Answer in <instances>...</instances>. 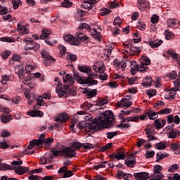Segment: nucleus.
Masks as SVG:
<instances>
[{
    "instance_id": "51",
    "label": "nucleus",
    "mask_w": 180,
    "mask_h": 180,
    "mask_svg": "<svg viewBox=\"0 0 180 180\" xmlns=\"http://www.w3.org/2000/svg\"><path fill=\"white\" fill-rule=\"evenodd\" d=\"M107 139L109 140L113 139V137L117 136V131H114V132H107L105 134Z\"/></svg>"
},
{
    "instance_id": "47",
    "label": "nucleus",
    "mask_w": 180,
    "mask_h": 180,
    "mask_svg": "<svg viewBox=\"0 0 180 180\" xmlns=\"http://www.w3.org/2000/svg\"><path fill=\"white\" fill-rule=\"evenodd\" d=\"M152 23L156 24L160 21V17L157 14H154L150 18Z\"/></svg>"
},
{
    "instance_id": "55",
    "label": "nucleus",
    "mask_w": 180,
    "mask_h": 180,
    "mask_svg": "<svg viewBox=\"0 0 180 180\" xmlns=\"http://www.w3.org/2000/svg\"><path fill=\"white\" fill-rule=\"evenodd\" d=\"M94 39H96V40H98V41H101V38L102 37V35H101V33L98 32L96 30H94V34H92Z\"/></svg>"
},
{
    "instance_id": "46",
    "label": "nucleus",
    "mask_w": 180,
    "mask_h": 180,
    "mask_svg": "<svg viewBox=\"0 0 180 180\" xmlns=\"http://www.w3.org/2000/svg\"><path fill=\"white\" fill-rule=\"evenodd\" d=\"M162 169V167L160 165H156L153 167L154 174H161V171Z\"/></svg>"
},
{
    "instance_id": "30",
    "label": "nucleus",
    "mask_w": 180,
    "mask_h": 180,
    "mask_svg": "<svg viewBox=\"0 0 180 180\" xmlns=\"http://www.w3.org/2000/svg\"><path fill=\"white\" fill-rule=\"evenodd\" d=\"M82 6L83 8H84V9H87L88 11H93L94 9H95V6L87 1H84Z\"/></svg>"
},
{
    "instance_id": "50",
    "label": "nucleus",
    "mask_w": 180,
    "mask_h": 180,
    "mask_svg": "<svg viewBox=\"0 0 180 180\" xmlns=\"http://www.w3.org/2000/svg\"><path fill=\"white\" fill-rule=\"evenodd\" d=\"M154 123L155 124V129H157V130H160V129H162V127H164L162 123L160 122V119L155 120Z\"/></svg>"
},
{
    "instance_id": "38",
    "label": "nucleus",
    "mask_w": 180,
    "mask_h": 180,
    "mask_svg": "<svg viewBox=\"0 0 180 180\" xmlns=\"http://www.w3.org/2000/svg\"><path fill=\"white\" fill-rule=\"evenodd\" d=\"M43 144H44L46 147H50L53 141H54V139L53 138H48L45 139H42Z\"/></svg>"
},
{
    "instance_id": "59",
    "label": "nucleus",
    "mask_w": 180,
    "mask_h": 180,
    "mask_svg": "<svg viewBox=\"0 0 180 180\" xmlns=\"http://www.w3.org/2000/svg\"><path fill=\"white\" fill-rule=\"evenodd\" d=\"M146 24L143 22L141 20L138 21V29H139V30H146Z\"/></svg>"
},
{
    "instance_id": "14",
    "label": "nucleus",
    "mask_w": 180,
    "mask_h": 180,
    "mask_svg": "<svg viewBox=\"0 0 180 180\" xmlns=\"http://www.w3.org/2000/svg\"><path fill=\"white\" fill-rule=\"evenodd\" d=\"M131 64V72L132 75H135L136 72H137L138 71H139L140 72V70H141V68H140V63H137V62H136V60H133L131 62H130Z\"/></svg>"
},
{
    "instance_id": "4",
    "label": "nucleus",
    "mask_w": 180,
    "mask_h": 180,
    "mask_svg": "<svg viewBox=\"0 0 180 180\" xmlns=\"http://www.w3.org/2000/svg\"><path fill=\"white\" fill-rule=\"evenodd\" d=\"M73 75L75 78L77 79V82L79 84H81L82 85H87V86H92L93 85H96L98 84V80H95L90 77H81L79 76V72H75V70H73Z\"/></svg>"
},
{
    "instance_id": "6",
    "label": "nucleus",
    "mask_w": 180,
    "mask_h": 180,
    "mask_svg": "<svg viewBox=\"0 0 180 180\" xmlns=\"http://www.w3.org/2000/svg\"><path fill=\"white\" fill-rule=\"evenodd\" d=\"M139 67L141 70H139L140 72H144V71H147L148 69V65H150L151 60L147 56H141L139 60Z\"/></svg>"
},
{
    "instance_id": "61",
    "label": "nucleus",
    "mask_w": 180,
    "mask_h": 180,
    "mask_svg": "<svg viewBox=\"0 0 180 180\" xmlns=\"http://www.w3.org/2000/svg\"><path fill=\"white\" fill-rule=\"evenodd\" d=\"M77 55H74L72 53H69L67 56V59L70 60V61H77Z\"/></svg>"
},
{
    "instance_id": "40",
    "label": "nucleus",
    "mask_w": 180,
    "mask_h": 180,
    "mask_svg": "<svg viewBox=\"0 0 180 180\" xmlns=\"http://www.w3.org/2000/svg\"><path fill=\"white\" fill-rule=\"evenodd\" d=\"M131 113V111L130 110H128V111L122 110L121 112L118 115V117L122 120V119H126L124 116H128Z\"/></svg>"
},
{
    "instance_id": "52",
    "label": "nucleus",
    "mask_w": 180,
    "mask_h": 180,
    "mask_svg": "<svg viewBox=\"0 0 180 180\" xmlns=\"http://www.w3.org/2000/svg\"><path fill=\"white\" fill-rule=\"evenodd\" d=\"M98 77L101 81H106L108 79V75L103 70L100 72Z\"/></svg>"
},
{
    "instance_id": "35",
    "label": "nucleus",
    "mask_w": 180,
    "mask_h": 180,
    "mask_svg": "<svg viewBox=\"0 0 180 180\" xmlns=\"http://www.w3.org/2000/svg\"><path fill=\"white\" fill-rule=\"evenodd\" d=\"M130 51H131L133 54H136V53L140 54V53H141V47L130 45Z\"/></svg>"
},
{
    "instance_id": "64",
    "label": "nucleus",
    "mask_w": 180,
    "mask_h": 180,
    "mask_svg": "<svg viewBox=\"0 0 180 180\" xmlns=\"http://www.w3.org/2000/svg\"><path fill=\"white\" fill-rule=\"evenodd\" d=\"M169 180H180V175L178 173L174 174L173 176H169Z\"/></svg>"
},
{
    "instance_id": "9",
    "label": "nucleus",
    "mask_w": 180,
    "mask_h": 180,
    "mask_svg": "<svg viewBox=\"0 0 180 180\" xmlns=\"http://www.w3.org/2000/svg\"><path fill=\"white\" fill-rule=\"evenodd\" d=\"M23 41L24 43H26L27 46H31L27 47L29 50H33L34 51H37V50L40 49V44L35 43L34 41L31 38H25L24 39Z\"/></svg>"
},
{
    "instance_id": "27",
    "label": "nucleus",
    "mask_w": 180,
    "mask_h": 180,
    "mask_svg": "<svg viewBox=\"0 0 180 180\" xmlns=\"http://www.w3.org/2000/svg\"><path fill=\"white\" fill-rule=\"evenodd\" d=\"M126 122H136L137 123L139 122V116H131L121 120V123H124Z\"/></svg>"
},
{
    "instance_id": "7",
    "label": "nucleus",
    "mask_w": 180,
    "mask_h": 180,
    "mask_svg": "<svg viewBox=\"0 0 180 180\" xmlns=\"http://www.w3.org/2000/svg\"><path fill=\"white\" fill-rule=\"evenodd\" d=\"M41 54V57L44 58V60H43L44 65L46 67H50L51 64H53V63H56V58L50 56V54H49V52L46 51H42Z\"/></svg>"
},
{
    "instance_id": "60",
    "label": "nucleus",
    "mask_w": 180,
    "mask_h": 180,
    "mask_svg": "<svg viewBox=\"0 0 180 180\" xmlns=\"http://www.w3.org/2000/svg\"><path fill=\"white\" fill-rule=\"evenodd\" d=\"M113 25L114 26L120 27V25H122V20H120V17L117 16L114 19Z\"/></svg>"
},
{
    "instance_id": "57",
    "label": "nucleus",
    "mask_w": 180,
    "mask_h": 180,
    "mask_svg": "<svg viewBox=\"0 0 180 180\" xmlns=\"http://www.w3.org/2000/svg\"><path fill=\"white\" fill-rule=\"evenodd\" d=\"M108 103V100L103 98H99L96 101L97 106H102V105H106Z\"/></svg>"
},
{
    "instance_id": "8",
    "label": "nucleus",
    "mask_w": 180,
    "mask_h": 180,
    "mask_svg": "<svg viewBox=\"0 0 180 180\" xmlns=\"http://www.w3.org/2000/svg\"><path fill=\"white\" fill-rule=\"evenodd\" d=\"M158 117V112H154L151 110H149L146 112V114L141 115L140 117L139 116V120L144 121L147 120L148 118L150 120H154L155 119H157Z\"/></svg>"
},
{
    "instance_id": "2",
    "label": "nucleus",
    "mask_w": 180,
    "mask_h": 180,
    "mask_svg": "<svg viewBox=\"0 0 180 180\" xmlns=\"http://www.w3.org/2000/svg\"><path fill=\"white\" fill-rule=\"evenodd\" d=\"M64 85L61 87H57L56 92L59 98L63 96H75L77 95V89L71 85L75 82L74 77L70 75H66L63 79Z\"/></svg>"
},
{
    "instance_id": "43",
    "label": "nucleus",
    "mask_w": 180,
    "mask_h": 180,
    "mask_svg": "<svg viewBox=\"0 0 180 180\" xmlns=\"http://www.w3.org/2000/svg\"><path fill=\"white\" fill-rule=\"evenodd\" d=\"M4 0H0V4H4ZM8 13V8L2 7L0 4V15H6Z\"/></svg>"
},
{
    "instance_id": "22",
    "label": "nucleus",
    "mask_w": 180,
    "mask_h": 180,
    "mask_svg": "<svg viewBox=\"0 0 180 180\" xmlns=\"http://www.w3.org/2000/svg\"><path fill=\"white\" fill-rule=\"evenodd\" d=\"M167 54H169V56L172 57V58L173 60H174V61L178 62L179 59L180 58V56L179 54L175 53V51H174V49H169L167 51Z\"/></svg>"
},
{
    "instance_id": "54",
    "label": "nucleus",
    "mask_w": 180,
    "mask_h": 180,
    "mask_svg": "<svg viewBox=\"0 0 180 180\" xmlns=\"http://www.w3.org/2000/svg\"><path fill=\"white\" fill-rule=\"evenodd\" d=\"M64 2L61 3V6L63 8H70V6H72V3L70 1V0H64Z\"/></svg>"
},
{
    "instance_id": "10",
    "label": "nucleus",
    "mask_w": 180,
    "mask_h": 180,
    "mask_svg": "<svg viewBox=\"0 0 180 180\" xmlns=\"http://www.w3.org/2000/svg\"><path fill=\"white\" fill-rule=\"evenodd\" d=\"M76 155L77 152L71 148V147H65L62 150V155L66 158H73Z\"/></svg>"
},
{
    "instance_id": "28",
    "label": "nucleus",
    "mask_w": 180,
    "mask_h": 180,
    "mask_svg": "<svg viewBox=\"0 0 180 180\" xmlns=\"http://www.w3.org/2000/svg\"><path fill=\"white\" fill-rule=\"evenodd\" d=\"M176 95V90L172 89L167 92V94L165 96V99H175V96Z\"/></svg>"
},
{
    "instance_id": "12",
    "label": "nucleus",
    "mask_w": 180,
    "mask_h": 180,
    "mask_svg": "<svg viewBox=\"0 0 180 180\" xmlns=\"http://www.w3.org/2000/svg\"><path fill=\"white\" fill-rule=\"evenodd\" d=\"M82 94H84L87 96V99L94 98L96 95H98V90L96 89L91 90V89H85Z\"/></svg>"
},
{
    "instance_id": "49",
    "label": "nucleus",
    "mask_w": 180,
    "mask_h": 180,
    "mask_svg": "<svg viewBox=\"0 0 180 180\" xmlns=\"http://www.w3.org/2000/svg\"><path fill=\"white\" fill-rule=\"evenodd\" d=\"M165 36L166 38V40H171L172 37H174V33L172 32H169V30H166L165 32Z\"/></svg>"
},
{
    "instance_id": "36",
    "label": "nucleus",
    "mask_w": 180,
    "mask_h": 180,
    "mask_svg": "<svg viewBox=\"0 0 180 180\" xmlns=\"http://www.w3.org/2000/svg\"><path fill=\"white\" fill-rule=\"evenodd\" d=\"M6 169H11L13 171V167L8 164L0 162V171H6Z\"/></svg>"
},
{
    "instance_id": "24",
    "label": "nucleus",
    "mask_w": 180,
    "mask_h": 180,
    "mask_svg": "<svg viewBox=\"0 0 180 180\" xmlns=\"http://www.w3.org/2000/svg\"><path fill=\"white\" fill-rule=\"evenodd\" d=\"M17 30L22 34H29V29L26 26L22 25V24L18 23L17 25Z\"/></svg>"
},
{
    "instance_id": "29",
    "label": "nucleus",
    "mask_w": 180,
    "mask_h": 180,
    "mask_svg": "<svg viewBox=\"0 0 180 180\" xmlns=\"http://www.w3.org/2000/svg\"><path fill=\"white\" fill-rule=\"evenodd\" d=\"M24 94L25 98L29 99V103H32V102L36 99V96H34V94H30V91H25Z\"/></svg>"
},
{
    "instance_id": "11",
    "label": "nucleus",
    "mask_w": 180,
    "mask_h": 180,
    "mask_svg": "<svg viewBox=\"0 0 180 180\" xmlns=\"http://www.w3.org/2000/svg\"><path fill=\"white\" fill-rule=\"evenodd\" d=\"M133 105V102L127 101V98H122L120 101L117 102L116 106L117 108H130Z\"/></svg>"
},
{
    "instance_id": "26",
    "label": "nucleus",
    "mask_w": 180,
    "mask_h": 180,
    "mask_svg": "<svg viewBox=\"0 0 180 180\" xmlns=\"http://www.w3.org/2000/svg\"><path fill=\"white\" fill-rule=\"evenodd\" d=\"M2 123H9L12 120V116L9 113H4L1 116Z\"/></svg>"
},
{
    "instance_id": "56",
    "label": "nucleus",
    "mask_w": 180,
    "mask_h": 180,
    "mask_svg": "<svg viewBox=\"0 0 180 180\" xmlns=\"http://www.w3.org/2000/svg\"><path fill=\"white\" fill-rule=\"evenodd\" d=\"M112 147H113V144L112 143H107L100 148V151L103 152L105 150H109V148H112Z\"/></svg>"
},
{
    "instance_id": "37",
    "label": "nucleus",
    "mask_w": 180,
    "mask_h": 180,
    "mask_svg": "<svg viewBox=\"0 0 180 180\" xmlns=\"http://www.w3.org/2000/svg\"><path fill=\"white\" fill-rule=\"evenodd\" d=\"M11 148V150H13L15 148V146H9L7 144L6 141H1L0 142V148H2L3 150H6V148Z\"/></svg>"
},
{
    "instance_id": "13",
    "label": "nucleus",
    "mask_w": 180,
    "mask_h": 180,
    "mask_svg": "<svg viewBox=\"0 0 180 180\" xmlns=\"http://www.w3.org/2000/svg\"><path fill=\"white\" fill-rule=\"evenodd\" d=\"M134 176L137 180H147L150 178V174L146 172L134 173Z\"/></svg>"
},
{
    "instance_id": "17",
    "label": "nucleus",
    "mask_w": 180,
    "mask_h": 180,
    "mask_svg": "<svg viewBox=\"0 0 180 180\" xmlns=\"http://www.w3.org/2000/svg\"><path fill=\"white\" fill-rule=\"evenodd\" d=\"M68 114L66 112H63L58 115V116L55 119V122H60V123H65L68 120Z\"/></svg>"
},
{
    "instance_id": "33",
    "label": "nucleus",
    "mask_w": 180,
    "mask_h": 180,
    "mask_svg": "<svg viewBox=\"0 0 180 180\" xmlns=\"http://www.w3.org/2000/svg\"><path fill=\"white\" fill-rule=\"evenodd\" d=\"M51 153L49 154V155H52V159L54 158V157H58V155H63V150H52L51 151Z\"/></svg>"
},
{
    "instance_id": "18",
    "label": "nucleus",
    "mask_w": 180,
    "mask_h": 180,
    "mask_svg": "<svg viewBox=\"0 0 180 180\" xmlns=\"http://www.w3.org/2000/svg\"><path fill=\"white\" fill-rule=\"evenodd\" d=\"M43 144V139H33L30 141V146H28V150H32L34 146H37V147L41 146Z\"/></svg>"
},
{
    "instance_id": "5",
    "label": "nucleus",
    "mask_w": 180,
    "mask_h": 180,
    "mask_svg": "<svg viewBox=\"0 0 180 180\" xmlns=\"http://www.w3.org/2000/svg\"><path fill=\"white\" fill-rule=\"evenodd\" d=\"M22 164H23V161L20 159H18V161L14 160L11 162L13 169H14V172H16L18 175H23L27 172H29V169L26 167H22Z\"/></svg>"
},
{
    "instance_id": "31",
    "label": "nucleus",
    "mask_w": 180,
    "mask_h": 180,
    "mask_svg": "<svg viewBox=\"0 0 180 180\" xmlns=\"http://www.w3.org/2000/svg\"><path fill=\"white\" fill-rule=\"evenodd\" d=\"M169 154L164 153H162V152H159L157 153V160L156 162H158L159 161H161V160H164V158H166V157H168Z\"/></svg>"
},
{
    "instance_id": "39",
    "label": "nucleus",
    "mask_w": 180,
    "mask_h": 180,
    "mask_svg": "<svg viewBox=\"0 0 180 180\" xmlns=\"http://www.w3.org/2000/svg\"><path fill=\"white\" fill-rule=\"evenodd\" d=\"M178 136V130L176 129H170L169 131V139H176Z\"/></svg>"
},
{
    "instance_id": "62",
    "label": "nucleus",
    "mask_w": 180,
    "mask_h": 180,
    "mask_svg": "<svg viewBox=\"0 0 180 180\" xmlns=\"http://www.w3.org/2000/svg\"><path fill=\"white\" fill-rule=\"evenodd\" d=\"M0 40L1 41H6L7 43H13L15 41V39L11 37H1Z\"/></svg>"
},
{
    "instance_id": "32",
    "label": "nucleus",
    "mask_w": 180,
    "mask_h": 180,
    "mask_svg": "<svg viewBox=\"0 0 180 180\" xmlns=\"http://www.w3.org/2000/svg\"><path fill=\"white\" fill-rule=\"evenodd\" d=\"M79 29L80 30H84V29H86V30H89V32H91L92 30L91 25L85 22H81L79 25Z\"/></svg>"
},
{
    "instance_id": "19",
    "label": "nucleus",
    "mask_w": 180,
    "mask_h": 180,
    "mask_svg": "<svg viewBox=\"0 0 180 180\" xmlns=\"http://www.w3.org/2000/svg\"><path fill=\"white\" fill-rule=\"evenodd\" d=\"M51 161H53V155L47 156V154H46L44 158H40L39 164H41V165H44V164L51 162Z\"/></svg>"
},
{
    "instance_id": "45",
    "label": "nucleus",
    "mask_w": 180,
    "mask_h": 180,
    "mask_svg": "<svg viewBox=\"0 0 180 180\" xmlns=\"http://www.w3.org/2000/svg\"><path fill=\"white\" fill-rule=\"evenodd\" d=\"M91 106H93L92 104H91L88 102H84L82 104V108L83 110H89L91 109Z\"/></svg>"
},
{
    "instance_id": "48",
    "label": "nucleus",
    "mask_w": 180,
    "mask_h": 180,
    "mask_svg": "<svg viewBox=\"0 0 180 180\" xmlns=\"http://www.w3.org/2000/svg\"><path fill=\"white\" fill-rule=\"evenodd\" d=\"M72 147L75 150H79V148H82V143L80 142H73L72 143Z\"/></svg>"
},
{
    "instance_id": "15",
    "label": "nucleus",
    "mask_w": 180,
    "mask_h": 180,
    "mask_svg": "<svg viewBox=\"0 0 180 180\" xmlns=\"http://www.w3.org/2000/svg\"><path fill=\"white\" fill-rule=\"evenodd\" d=\"M143 43H146L148 46H150V47L152 49H157V48H158V46L160 44H162L163 41L161 39H160V40L157 39V40H154V41H153V40L145 41H143Z\"/></svg>"
},
{
    "instance_id": "1",
    "label": "nucleus",
    "mask_w": 180,
    "mask_h": 180,
    "mask_svg": "<svg viewBox=\"0 0 180 180\" xmlns=\"http://www.w3.org/2000/svg\"><path fill=\"white\" fill-rule=\"evenodd\" d=\"M115 126V117L112 111H105L101 113L98 117H96L93 121H82L77 124V129L82 131H90L94 130L98 131L101 129H108Z\"/></svg>"
},
{
    "instance_id": "42",
    "label": "nucleus",
    "mask_w": 180,
    "mask_h": 180,
    "mask_svg": "<svg viewBox=\"0 0 180 180\" xmlns=\"http://www.w3.org/2000/svg\"><path fill=\"white\" fill-rule=\"evenodd\" d=\"M158 174H157V173H154L150 174V176L152 178H153V179L155 180H161L162 179V178H164V174H161V173H158Z\"/></svg>"
},
{
    "instance_id": "63",
    "label": "nucleus",
    "mask_w": 180,
    "mask_h": 180,
    "mask_svg": "<svg viewBox=\"0 0 180 180\" xmlns=\"http://www.w3.org/2000/svg\"><path fill=\"white\" fill-rule=\"evenodd\" d=\"M175 169H179V165H178L177 164H174L173 165H171L168 169L169 172H174V171H175Z\"/></svg>"
},
{
    "instance_id": "44",
    "label": "nucleus",
    "mask_w": 180,
    "mask_h": 180,
    "mask_svg": "<svg viewBox=\"0 0 180 180\" xmlns=\"http://www.w3.org/2000/svg\"><path fill=\"white\" fill-rule=\"evenodd\" d=\"M13 4V9H18L20 5H22V1L20 0H13L12 1Z\"/></svg>"
},
{
    "instance_id": "34",
    "label": "nucleus",
    "mask_w": 180,
    "mask_h": 180,
    "mask_svg": "<svg viewBox=\"0 0 180 180\" xmlns=\"http://www.w3.org/2000/svg\"><path fill=\"white\" fill-rule=\"evenodd\" d=\"M157 150H165L167 148V142L161 141L155 144Z\"/></svg>"
},
{
    "instance_id": "20",
    "label": "nucleus",
    "mask_w": 180,
    "mask_h": 180,
    "mask_svg": "<svg viewBox=\"0 0 180 180\" xmlns=\"http://www.w3.org/2000/svg\"><path fill=\"white\" fill-rule=\"evenodd\" d=\"M27 115L29 116H31L32 117H43L44 113L41 112V110H32L29 111L27 112Z\"/></svg>"
},
{
    "instance_id": "25",
    "label": "nucleus",
    "mask_w": 180,
    "mask_h": 180,
    "mask_svg": "<svg viewBox=\"0 0 180 180\" xmlns=\"http://www.w3.org/2000/svg\"><path fill=\"white\" fill-rule=\"evenodd\" d=\"M77 70L80 71V72H83L84 74H88V72H91V67L85 65H78Z\"/></svg>"
},
{
    "instance_id": "41",
    "label": "nucleus",
    "mask_w": 180,
    "mask_h": 180,
    "mask_svg": "<svg viewBox=\"0 0 180 180\" xmlns=\"http://www.w3.org/2000/svg\"><path fill=\"white\" fill-rule=\"evenodd\" d=\"M136 164V162L134 160H125V165H127V167H129L130 168H133Z\"/></svg>"
},
{
    "instance_id": "58",
    "label": "nucleus",
    "mask_w": 180,
    "mask_h": 180,
    "mask_svg": "<svg viewBox=\"0 0 180 180\" xmlns=\"http://www.w3.org/2000/svg\"><path fill=\"white\" fill-rule=\"evenodd\" d=\"M117 127H118V129H121V130H123L124 129H129V127H130V124H123V122H121L120 124L117 125Z\"/></svg>"
},
{
    "instance_id": "21",
    "label": "nucleus",
    "mask_w": 180,
    "mask_h": 180,
    "mask_svg": "<svg viewBox=\"0 0 180 180\" xmlns=\"http://www.w3.org/2000/svg\"><path fill=\"white\" fill-rule=\"evenodd\" d=\"M153 78L150 76L146 77L142 81V85L145 88L147 86H151L153 85Z\"/></svg>"
},
{
    "instance_id": "23",
    "label": "nucleus",
    "mask_w": 180,
    "mask_h": 180,
    "mask_svg": "<svg viewBox=\"0 0 180 180\" xmlns=\"http://www.w3.org/2000/svg\"><path fill=\"white\" fill-rule=\"evenodd\" d=\"M126 158V155L124 154V151L122 148H118L117 150V153L115 154V158L116 160H124Z\"/></svg>"
},
{
    "instance_id": "53",
    "label": "nucleus",
    "mask_w": 180,
    "mask_h": 180,
    "mask_svg": "<svg viewBox=\"0 0 180 180\" xmlns=\"http://www.w3.org/2000/svg\"><path fill=\"white\" fill-rule=\"evenodd\" d=\"M147 95H148L149 98H153L157 94V90L155 89H149L146 91Z\"/></svg>"
},
{
    "instance_id": "16",
    "label": "nucleus",
    "mask_w": 180,
    "mask_h": 180,
    "mask_svg": "<svg viewBox=\"0 0 180 180\" xmlns=\"http://www.w3.org/2000/svg\"><path fill=\"white\" fill-rule=\"evenodd\" d=\"M137 6L140 11H145L146 8L150 7V3L146 0H138Z\"/></svg>"
},
{
    "instance_id": "3",
    "label": "nucleus",
    "mask_w": 180,
    "mask_h": 180,
    "mask_svg": "<svg viewBox=\"0 0 180 180\" xmlns=\"http://www.w3.org/2000/svg\"><path fill=\"white\" fill-rule=\"evenodd\" d=\"M63 39L65 41H69L73 46H79L81 41H89V37L82 32H77L75 37L71 34L64 35Z\"/></svg>"
}]
</instances>
